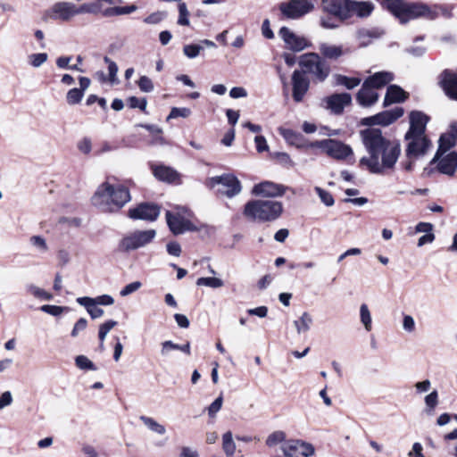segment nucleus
I'll return each mask as SVG.
<instances>
[{
  "instance_id": "obj_34",
  "label": "nucleus",
  "mask_w": 457,
  "mask_h": 457,
  "mask_svg": "<svg viewBox=\"0 0 457 457\" xmlns=\"http://www.w3.org/2000/svg\"><path fill=\"white\" fill-rule=\"evenodd\" d=\"M140 420L144 423L145 427H147L148 429L151 431L158 434V435H164L166 432V428L163 425L157 422L155 420H154L151 417L147 416H141Z\"/></svg>"
},
{
  "instance_id": "obj_59",
  "label": "nucleus",
  "mask_w": 457,
  "mask_h": 457,
  "mask_svg": "<svg viewBox=\"0 0 457 457\" xmlns=\"http://www.w3.org/2000/svg\"><path fill=\"white\" fill-rule=\"evenodd\" d=\"M179 350V345L173 343L172 341H164L162 343L161 354L167 356L170 351Z\"/></svg>"
},
{
  "instance_id": "obj_45",
  "label": "nucleus",
  "mask_w": 457,
  "mask_h": 457,
  "mask_svg": "<svg viewBox=\"0 0 457 457\" xmlns=\"http://www.w3.org/2000/svg\"><path fill=\"white\" fill-rule=\"evenodd\" d=\"M76 366L80 370H96L95 364L85 355L75 358Z\"/></svg>"
},
{
  "instance_id": "obj_13",
  "label": "nucleus",
  "mask_w": 457,
  "mask_h": 457,
  "mask_svg": "<svg viewBox=\"0 0 457 457\" xmlns=\"http://www.w3.org/2000/svg\"><path fill=\"white\" fill-rule=\"evenodd\" d=\"M278 35L284 41L286 47L293 52H301L312 46V43L305 37L295 33L287 27H282Z\"/></svg>"
},
{
  "instance_id": "obj_17",
  "label": "nucleus",
  "mask_w": 457,
  "mask_h": 457,
  "mask_svg": "<svg viewBox=\"0 0 457 457\" xmlns=\"http://www.w3.org/2000/svg\"><path fill=\"white\" fill-rule=\"evenodd\" d=\"M310 81L303 72L295 70L292 74V96L296 103L303 100L305 94L308 92Z\"/></svg>"
},
{
  "instance_id": "obj_44",
  "label": "nucleus",
  "mask_w": 457,
  "mask_h": 457,
  "mask_svg": "<svg viewBox=\"0 0 457 457\" xmlns=\"http://www.w3.org/2000/svg\"><path fill=\"white\" fill-rule=\"evenodd\" d=\"M203 49H204V46L202 45L189 44V45L184 46L183 53L187 58L193 59V58L197 57Z\"/></svg>"
},
{
  "instance_id": "obj_35",
  "label": "nucleus",
  "mask_w": 457,
  "mask_h": 457,
  "mask_svg": "<svg viewBox=\"0 0 457 457\" xmlns=\"http://www.w3.org/2000/svg\"><path fill=\"white\" fill-rule=\"evenodd\" d=\"M222 449L228 457L232 456L236 452V444L230 431L226 432L222 436Z\"/></svg>"
},
{
  "instance_id": "obj_39",
  "label": "nucleus",
  "mask_w": 457,
  "mask_h": 457,
  "mask_svg": "<svg viewBox=\"0 0 457 457\" xmlns=\"http://www.w3.org/2000/svg\"><path fill=\"white\" fill-rule=\"evenodd\" d=\"M197 286H204L209 287L212 288H219L223 287L224 283L220 278H214V277H207V278H199L196 280Z\"/></svg>"
},
{
  "instance_id": "obj_62",
  "label": "nucleus",
  "mask_w": 457,
  "mask_h": 457,
  "mask_svg": "<svg viewBox=\"0 0 457 457\" xmlns=\"http://www.w3.org/2000/svg\"><path fill=\"white\" fill-rule=\"evenodd\" d=\"M414 387L417 394H423L429 391L431 388V382L428 379L419 381L415 383Z\"/></svg>"
},
{
  "instance_id": "obj_63",
  "label": "nucleus",
  "mask_w": 457,
  "mask_h": 457,
  "mask_svg": "<svg viewBox=\"0 0 457 457\" xmlns=\"http://www.w3.org/2000/svg\"><path fill=\"white\" fill-rule=\"evenodd\" d=\"M169 254L179 257L181 254V246L178 242H170L166 245Z\"/></svg>"
},
{
  "instance_id": "obj_48",
  "label": "nucleus",
  "mask_w": 457,
  "mask_h": 457,
  "mask_svg": "<svg viewBox=\"0 0 457 457\" xmlns=\"http://www.w3.org/2000/svg\"><path fill=\"white\" fill-rule=\"evenodd\" d=\"M456 139L453 138L450 135L441 136L437 149H442V152L449 153L450 148L454 145Z\"/></svg>"
},
{
  "instance_id": "obj_20",
  "label": "nucleus",
  "mask_w": 457,
  "mask_h": 457,
  "mask_svg": "<svg viewBox=\"0 0 457 457\" xmlns=\"http://www.w3.org/2000/svg\"><path fill=\"white\" fill-rule=\"evenodd\" d=\"M287 187L283 185L276 184L271 181H263L254 185L252 189V194L264 197H276L283 195Z\"/></svg>"
},
{
  "instance_id": "obj_43",
  "label": "nucleus",
  "mask_w": 457,
  "mask_h": 457,
  "mask_svg": "<svg viewBox=\"0 0 457 457\" xmlns=\"http://www.w3.org/2000/svg\"><path fill=\"white\" fill-rule=\"evenodd\" d=\"M137 10V6L134 4L128 6H116L110 8L106 11L107 15H124L129 14Z\"/></svg>"
},
{
  "instance_id": "obj_4",
  "label": "nucleus",
  "mask_w": 457,
  "mask_h": 457,
  "mask_svg": "<svg viewBox=\"0 0 457 457\" xmlns=\"http://www.w3.org/2000/svg\"><path fill=\"white\" fill-rule=\"evenodd\" d=\"M283 204L275 200H252L245 204L244 215L253 221L271 222L283 213Z\"/></svg>"
},
{
  "instance_id": "obj_24",
  "label": "nucleus",
  "mask_w": 457,
  "mask_h": 457,
  "mask_svg": "<svg viewBox=\"0 0 457 457\" xmlns=\"http://www.w3.org/2000/svg\"><path fill=\"white\" fill-rule=\"evenodd\" d=\"M79 88H71L66 94V102L70 105L79 104L84 96L85 91L89 87L91 84L90 79L87 77H79Z\"/></svg>"
},
{
  "instance_id": "obj_3",
  "label": "nucleus",
  "mask_w": 457,
  "mask_h": 457,
  "mask_svg": "<svg viewBox=\"0 0 457 457\" xmlns=\"http://www.w3.org/2000/svg\"><path fill=\"white\" fill-rule=\"evenodd\" d=\"M382 4L399 21L401 24H406L410 21L420 18L432 21L438 15L435 9L420 2L383 0Z\"/></svg>"
},
{
  "instance_id": "obj_40",
  "label": "nucleus",
  "mask_w": 457,
  "mask_h": 457,
  "mask_svg": "<svg viewBox=\"0 0 457 457\" xmlns=\"http://www.w3.org/2000/svg\"><path fill=\"white\" fill-rule=\"evenodd\" d=\"M27 292L33 295L34 297L40 300H50L52 298V295L46 292L45 289L40 288L35 285H29L27 287Z\"/></svg>"
},
{
  "instance_id": "obj_49",
  "label": "nucleus",
  "mask_w": 457,
  "mask_h": 457,
  "mask_svg": "<svg viewBox=\"0 0 457 457\" xmlns=\"http://www.w3.org/2000/svg\"><path fill=\"white\" fill-rule=\"evenodd\" d=\"M104 62L108 64L109 80L112 84L117 82L118 66L115 62L109 57H104Z\"/></svg>"
},
{
  "instance_id": "obj_22",
  "label": "nucleus",
  "mask_w": 457,
  "mask_h": 457,
  "mask_svg": "<svg viewBox=\"0 0 457 457\" xmlns=\"http://www.w3.org/2000/svg\"><path fill=\"white\" fill-rule=\"evenodd\" d=\"M403 109L402 107L396 106L391 110H386L382 112H379L376 115L367 118V120L372 124L387 126L395 121L397 119L403 115Z\"/></svg>"
},
{
  "instance_id": "obj_50",
  "label": "nucleus",
  "mask_w": 457,
  "mask_h": 457,
  "mask_svg": "<svg viewBox=\"0 0 457 457\" xmlns=\"http://www.w3.org/2000/svg\"><path fill=\"white\" fill-rule=\"evenodd\" d=\"M29 241L40 253H46L48 250L46 242L41 236H32Z\"/></svg>"
},
{
  "instance_id": "obj_41",
  "label": "nucleus",
  "mask_w": 457,
  "mask_h": 457,
  "mask_svg": "<svg viewBox=\"0 0 457 457\" xmlns=\"http://www.w3.org/2000/svg\"><path fill=\"white\" fill-rule=\"evenodd\" d=\"M48 55L46 53L31 54L28 56L29 63L34 67L38 68L47 61Z\"/></svg>"
},
{
  "instance_id": "obj_53",
  "label": "nucleus",
  "mask_w": 457,
  "mask_h": 457,
  "mask_svg": "<svg viewBox=\"0 0 457 457\" xmlns=\"http://www.w3.org/2000/svg\"><path fill=\"white\" fill-rule=\"evenodd\" d=\"M137 85L142 92L149 93L154 90V84L147 76H141L137 81Z\"/></svg>"
},
{
  "instance_id": "obj_57",
  "label": "nucleus",
  "mask_w": 457,
  "mask_h": 457,
  "mask_svg": "<svg viewBox=\"0 0 457 457\" xmlns=\"http://www.w3.org/2000/svg\"><path fill=\"white\" fill-rule=\"evenodd\" d=\"M142 284L139 281H134L126 285L120 292L121 296H127L141 287Z\"/></svg>"
},
{
  "instance_id": "obj_47",
  "label": "nucleus",
  "mask_w": 457,
  "mask_h": 457,
  "mask_svg": "<svg viewBox=\"0 0 457 457\" xmlns=\"http://www.w3.org/2000/svg\"><path fill=\"white\" fill-rule=\"evenodd\" d=\"M71 61V56H60L56 59V65L60 69L73 70L78 71H83L78 65H70Z\"/></svg>"
},
{
  "instance_id": "obj_32",
  "label": "nucleus",
  "mask_w": 457,
  "mask_h": 457,
  "mask_svg": "<svg viewBox=\"0 0 457 457\" xmlns=\"http://www.w3.org/2000/svg\"><path fill=\"white\" fill-rule=\"evenodd\" d=\"M278 132L288 144L295 145L298 148L309 147L308 145H304L303 137L300 133L282 127L278 129Z\"/></svg>"
},
{
  "instance_id": "obj_21",
  "label": "nucleus",
  "mask_w": 457,
  "mask_h": 457,
  "mask_svg": "<svg viewBox=\"0 0 457 457\" xmlns=\"http://www.w3.org/2000/svg\"><path fill=\"white\" fill-rule=\"evenodd\" d=\"M352 102V96L348 93L334 94L323 99L324 106L335 114L343 112L344 108Z\"/></svg>"
},
{
  "instance_id": "obj_25",
  "label": "nucleus",
  "mask_w": 457,
  "mask_h": 457,
  "mask_svg": "<svg viewBox=\"0 0 457 457\" xmlns=\"http://www.w3.org/2000/svg\"><path fill=\"white\" fill-rule=\"evenodd\" d=\"M356 100L360 105L368 107L378 102V94L372 86L364 81L356 96Z\"/></svg>"
},
{
  "instance_id": "obj_31",
  "label": "nucleus",
  "mask_w": 457,
  "mask_h": 457,
  "mask_svg": "<svg viewBox=\"0 0 457 457\" xmlns=\"http://www.w3.org/2000/svg\"><path fill=\"white\" fill-rule=\"evenodd\" d=\"M153 173L157 179L168 183H173L179 179L178 172L175 170L164 165L154 167Z\"/></svg>"
},
{
  "instance_id": "obj_16",
  "label": "nucleus",
  "mask_w": 457,
  "mask_h": 457,
  "mask_svg": "<svg viewBox=\"0 0 457 457\" xmlns=\"http://www.w3.org/2000/svg\"><path fill=\"white\" fill-rule=\"evenodd\" d=\"M160 207L154 204L142 203L129 210V217L133 220H155L160 215Z\"/></svg>"
},
{
  "instance_id": "obj_36",
  "label": "nucleus",
  "mask_w": 457,
  "mask_h": 457,
  "mask_svg": "<svg viewBox=\"0 0 457 457\" xmlns=\"http://www.w3.org/2000/svg\"><path fill=\"white\" fill-rule=\"evenodd\" d=\"M425 412L428 415H432L436 407L438 404V393L436 390H433L428 395L425 396Z\"/></svg>"
},
{
  "instance_id": "obj_38",
  "label": "nucleus",
  "mask_w": 457,
  "mask_h": 457,
  "mask_svg": "<svg viewBox=\"0 0 457 457\" xmlns=\"http://www.w3.org/2000/svg\"><path fill=\"white\" fill-rule=\"evenodd\" d=\"M344 21H340L339 18L330 15V16H321L320 19V24L323 29H335L339 28L340 24Z\"/></svg>"
},
{
  "instance_id": "obj_5",
  "label": "nucleus",
  "mask_w": 457,
  "mask_h": 457,
  "mask_svg": "<svg viewBox=\"0 0 457 457\" xmlns=\"http://www.w3.org/2000/svg\"><path fill=\"white\" fill-rule=\"evenodd\" d=\"M405 140L408 141L405 154L407 161L401 163L405 170H411L412 162L416 159L425 155L431 147V142L426 135H405Z\"/></svg>"
},
{
  "instance_id": "obj_60",
  "label": "nucleus",
  "mask_w": 457,
  "mask_h": 457,
  "mask_svg": "<svg viewBox=\"0 0 457 457\" xmlns=\"http://www.w3.org/2000/svg\"><path fill=\"white\" fill-rule=\"evenodd\" d=\"M165 17L164 12H153L150 15H148L146 18H145L144 21L147 24H157L161 22Z\"/></svg>"
},
{
  "instance_id": "obj_15",
  "label": "nucleus",
  "mask_w": 457,
  "mask_h": 457,
  "mask_svg": "<svg viewBox=\"0 0 457 457\" xmlns=\"http://www.w3.org/2000/svg\"><path fill=\"white\" fill-rule=\"evenodd\" d=\"M77 302L83 307L88 314H103L104 311L99 307L100 305H112L114 299L109 295H103L97 297H79Z\"/></svg>"
},
{
  "instance_id": "obj_46",
  "label": "nucleus",
  "mask_w": 457,
  "mask_h": 457,
  "mask_svg": "<svg viewBox=\"0 0 457 457\" xmlns=\"http://www.w3.org/2000/svg\"><path fill=\"white\" fill-rule=\"evenodd\" d=\"M191 115V110L187 107H173L170 110V114L167 117V120L176 119L179 117L187 118Z\"/></svg>"
},
{
  "instance_id": "obj_7",
  "label": "nucleus",
  "mask_w": 457,
  "mask_h": 457,
  "mask_svg": "<svg viewBox=\"0 0 457 457\" xmlns=\"http://www.w3.org/2000/svg\"><path fill=\"white\" fill-rule=\"evenodd\" d=\"M299 65L303 74L309 73L312 75L314 79L321 82L324 81L330 71L329 66L316 53L304 54L300 57Z\"/></svg>"
},
{
  "instance_id": "obj_11",
  "label": "nucleus",
  "mask_w": 457,
  "mask_h": 457,
  "mask_svg": "<svg viewBox=\"0 0 457 457\" xmlns=\"http://www.w3.org/2000/svg\"><path fill=\"white\" fill-rule=\"evenodd\" d=\"M218 185L221 186L219 192L229 198L238 195L242 189L240 181L232 174H223L209 179V187H214Z\"/></svg>"
},
{
  "instance_id": "obj_54",
  "label": "nucleus",
  "mask_w": 457,
  "mask_h": 457,
  "mask_svg": "<svg viewBox=\"0 0 457 457\" xmlns=\"http://www.w3.org/2000/svg\"><path fill=\"white\" fill-rule=\"evenodd\" d=\"M117 322L110 320L104 322L99 328V339L103 343L109 331L116 326Z\"/></svg>"
},
{
  "instance_id": "obj_8",
  "label": "nucleus",
  "mask_w": 457,
  "mask_h": 457,
  "mask_svg": "<svg viewBox=\"0 0 457 457\" xmlns=\"http://www.w3.org/2000/svg\"><path fill=\"white\" fill-rule=\"evenodd\" d=\"M156 237L154 229L134 230L127 233L119 242V250L129 253L145 247Z\"/></svg>"
},
{
  "instance_id": "obj_6",
  "label": "nucleus",
  "mask_w": 457,
  "mask_h": 457,
  "mask_svg": "<svg viewBox=\"0 0 457 457\" xmlns=\"http://www.w3.org/2000/svg\"><path fill=\"white\" fill-rule=\"evenodd\" d=\"M192 212L185 206H175L166 211V220L170 231L175 235L195 230L191 222Z\"/></svg>"
},
{
  "instance_id": "obj_23",
  "label": "nucleus",
  "mask_w": 457,
  "mask_h": 457,
  "mask_svg": "<svg viewBox=\"0 0 457 457\" xmlns=\"http://www.w3.org/2000/svg\"><path fill=\"white\" fill-rule=\"evenodd\" d=\"M428 116L420 111H412L410 113V129L405 135H426V127L428 122Z\"/></svg>"
},
{
  "instance_id": "obj_30",
  "label": "nucleus",
  "mask_w": 457,
  "mask_h": 457,
  "mask_svg": "<svg viewBox=\"0 0 457 457\" xmlns=\"http://www.w3.org/2000/svg\"><path fill=\"white\" fill-rule=\"evenodd\" d=\"M393 79L394 74L392 72L379 71L368 77L364 81L372 86L373 88L378 89L390 83Z\"/></svg>"
},
{
  "instance_id": "obj_28",
  "label": "nucleus",
  "mask_w": 457,
  "mask_h": 457,
  "mask_svg": "<svg viewBox=\"0 0 457 457\" xmlns=\"http://www.w3.org/2000/svg\"><path fill=\"white\" fill-rule=\"evenodd\" d=\"M442 86L446 95L457 100V74L451 71H445L443 73Z\"/></svg>"
},
{
  "instance_id": "obj_55",
  "label": "nucleus",
  "mask_w": 457,
  "mask_h": 457,
  "mask_svg": "<svg viewBox=\"0 0 457 457\" xmlns=\"http://www.w3.org/2000/svg\"><path fill=\"white\" fill-rule=\"evenodd\" d=\"M128 103L131 108H139L141 111H145L147 104L145 98H137L136 96H130L128 99Z\"/></svg>"
},
{
  "instance_id": "obj_2",
  "label": "nucleus",
  "mask_w": 457,
  "mask_h": 457,
  "mask_svg": "<svg viewBox=\"0 0 457 457\" xmlns=\"http://www.w3.org/2000/svg\"><path fill=\"white\" fill-rule=\"evenodd\" d=\"M91 200L102 212L113 213L130 202L131 195L126 185H112L106 181L98 186Z\"/></svg>"
},
{
  "instance_id": "obj_12",
  "label": "nucleus",
  "mask_w": 457,
  "mask_h": 457,
  "mask_svg": "<svg viewBox=\"0 0 457 457\" xmlns=\"http://www.w3.org/2000/svg\"><path fill=\"white\" fill-rule=\"evenodd\" d=\"M430 164L435 165L438 172L453 176L457 169V154L453 151L445 153L442 149H437Z\"/></svg>"
},
{
  "instance_id": "obj_14",
  "label": "nucleus",
  "mask_w": 457,
  "mask_h": 457,
  "mask_svg": "<svg viewBox=\"0 0 457 457\" xmlns=\"http://www.w3.org/2000/svg\"><path fill=\"white\" fill-rule=\"evenodd\" d=\"M282 451L287 457H310L314 453V447L301 440H288L283 444Z\"/></svg>"
},
{
  "instance_id": "obj_61",
  "label": "nucleus",
  "mask_w": 457,
  "mask_h": 457,
  "mask_svg": "<svg viewBox=\"0 0 457 457\" xmlns=\"http://www.w3.org/2000/svg\"><path fill=\"white\" fill-rule=\"evenodd\" d=\"M13 402L12 395L10 391H5L0 395V411L10 406Z\"/></svg>"
},
{
  "instance_id": "obj_27",
  "label": "nucleus",
  "mask_w": 457,
  "mask_h": 457,
  "mask_svg": "<svg viewBox=\"0 0 457 457\" xmlns=\"http://www.w3.org/2000/svg\"><path fill=\"white\" fill-rule=\"evenodd\" d=\"M373 9L374 5L370 2H356L349 0L347 7V20L353 14H356L361 18L368 17L370 15Z\"/></svg>"
},
{
  "instance_id": "obj_10",
  "label": "nucleus",
  "mask_w": 457,
  "mask_h": 457,
  "mask_svg": "<svg viewBox=\"0 0 457 457\" xmlns=\"http://www.w3.org/2000/svg\"><path fill=\"white\" fill-rule=\"evenodd\" d=\"M308 146L321 149L326 154L337 160L345 159L353 154L349 145L336 139L317 140L308 144Z\"/></svg>"
},
{
  "instance_id": "obj_26",
  "label": "nucleus",
  "mask_w": 457,
  "mask_h": 457,
  "mask_svg": "<svg viewBox=\"0 0 457 457\" xmlns=\"http://www.w3.org/2000/svg\"><path fill=\"white\" fill-rule=\"evenodd\" d=\"M312 324L311 316H293V319L287 321V330L297 335L305 334Z\"/></svg>"
},
{
  "instance_id": "obj_42",
  "label": "nucleus",
  "mask_w": 457,
  "mask_h": 457,
  "mask_svg": "<svg viewBox=\"0 0 457 457\" xmlns=\"http://www.w3.org/2000/svg\"><path fill=\"white\" fill-rule=\"evenodd\" d=\"M178 24L180 26H188L189 21V12L185 3L179 4V19Z\"/></svg>"
},
{
  "instance_id": "obj_56",
  "label": "nucleus",
  "mask_w": 457,
  "mask_h": 457,
  "mask_svg": "<svg viewBox=\"0 0 457 457\" xmlns=\"http://www.w3.org/2000/svg\"><path fill=\"white\" fill-rule=\"evenodd\" d=\"M77 147L80 153L88 154L92 150V142L88 137H84L78 142Z\"/></svg>"
},
{
  "instance_id": "obj_64",
  "label": "nucleus",
  "mask_w": 457,
  "mask_h": 457,
  "mask_svg": "<svg viewBox=\"0 0 457 457\" xmlns=\"http://www.w3.org/2000/svg\"><path fill=\"white\" fill-rule=\"evenodd\" d=\"M434 226L429 222H419L415 227L416 233H433Z\"/></svg>"
},
{
  "instance_id": "obj_37",
  "label": "nucleus",
  "mask_w": 457,
  "mask_h": 457,
  "mask_svg": "<svg viewBox=\"0 0 457 457\" xmlns=\"http://www.w3.org/2000/svg\"><path fill=\"white\" fill-rule=\"evenodd\" d=\"M361 79L347 77L345 75H337L336 82L337 85L345 87L347 89H353L361 84Z\"/></svg>"
},
{
  "instance_id": "obj_58",
  "label": "nucleus",
  "mask_w": 457,
  "mask_h": 457,
  "mask_svg": "<svg viewBox=\"0 0 457 457\" xmlns=\"http://www.w3.org/2000/svg\"><path fill=\"white\" fill-rule=\"evenodd\" d=\"M284 439H285V433L282 431H277L268 436V438L266 440V444L269 446H272L279 442H282Z\"/></svg>"
},
{
  "instance_id": "obj_19",
  "label": "nucleus",
  "mask_w": 457,
  "mask_h": 457,
  "mask_svg": "<svg viewBox=\"0 0 457 457\" xmlns=\"http://www.w3.org/2000/svg\"><path fill=\"white\" fill-rule=\"evenodd\" d=\"M349 0H321L320 7L323 12L334 15L340 21L347 20V7Z\"/></svg>"
},
{
  "instance_id": "obj_33",
  "label": "nucleus",
  "mask_w": 457,
  "mask_h": 457,
  "mask_svg": "<svg viewBox=\"0 0 457 457\" xmlns=\"http://www.w3.org/2000/svg\"><path fill=\"white\" fill-rule=\"evenodd\" d=\"M319 50L321 55L327 59L336 60L345 54L342 46L320 43Z\"/></svg>"
},
{
  "instance_id": "obj_51",
  "label": "nucleus",
  "mask_w": 457,
  "mask_h": 457,
  "mask_svg": "<svg viewBox=\"0 0 457 457\" xmlns=\"http://www.w3.org/2000/svg\"><path fill=\"white\" fill-rule=\"evenodd\" d=\"M315 191L319 195L321 202L326 206H332L334 204V203H335L334 198H333L332 195L329 192H328V191H326V190H324V189H322L320 187H315Z\"/></svg>"
},
{
  "instance_id": "obj_9",
  "label": "nucleus",
  "mask_w": 457,
  "mask_h": 457,
  "mask_svg": "<svg viewBox=\"0 0 457 457\" xmlns=\"http://www.w3.org/2000/svg\"><path fill=\"white\" fill-rule=\"evenodd\" d=\"M282 16L288 20H298L314 10L312 0H288L278 4Z\"/></svg>"
},
{
  "instance_id": "obj_52",
  "label": "nucleus",
  "mask_w": 457,
  "mask_h": 457,
  "mask_svg": "<svg viewBox=\"0 0 457 457\" xmlns=\"http://www.w3.org/2000/svg\"><path fill=\"white\" fill-rule=\"evenodd\" d=\"M222 403H223V397H222V395H220L208 407V415L211 418H214L216 416V414L221 409Z\"/></svg>"
},
{
  "instance_id": "obj_18",
  "label": "nucleus",
  "mask_w": 457,
  "mask_h": 457,
  "mask_svg": "<svg viewBox=\"0 0 457 457\" xmlns=\"http://www.w3.org/2000/svg\"><path fill=\"white\" fill-rule=\"evenodd\" d=\"M46 15L53 20L69 21L75 16L74 4L70 2H58L47 10Z\"/></svg>"
},
{
  "instance_id": "obj_1",
  "label": "nucleus",
  "mask_w": 457,
  "mask_h": 457,
  "mask_svg": "<svg viewBox=\"0 0 457 457\" xmlns=\"http://www.w3.org/2000/svg\"><path fill=\"white\" fill-rule=\"evenodd\" d=\"M361 137L368 155L361 158L360 166L373 174L393 171L402 152L399 142L386 138L375 128L361 130Z\"/></svg>"
},
{
  "instance_id": "obj_29",
  "label": "nucleus",
  "mask_w": 457,
  "mask_h": 457,
  "mask_svg": "<svg viewBox=\"0 0 457 457\" xmlns=\"http://www.w3.org/2000/svg\"><path fill=\"white\" fill-rule=\"evenodd\" d=\"M408 97L406 93L402 87L397 85H390L387 89L384 99V106L395 103L403 102Z\"/></svg>"
}]
</instances>
